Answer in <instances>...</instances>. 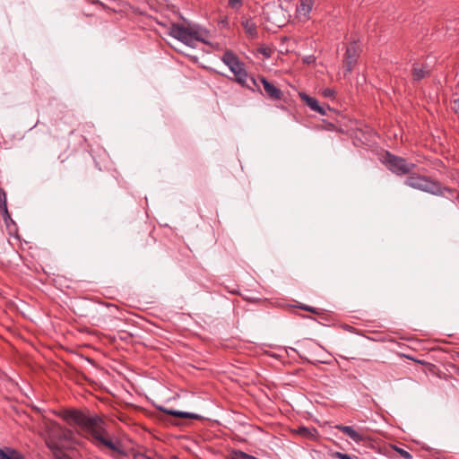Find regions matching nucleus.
Returning a JSON list of instances; mask_svg holds the SVG:
<instances>
[{
    "label": "nucleus",
    "instance_id": "4468645a",
    "mask_svg": "<svg viewBox=\"0 0 459 459\" xmlns=\"http://www.w3.org/2000/svg\"><path fill=\"white\" fill-rule=\"evenodd\" d=\"M0 459H24L23 455L14 449L5 447L0 448Z\"/></svg>",
    "mask_w": 459,
    "mask_h": 459
},
{
    "label": "nucleus",
    "instance_id": "f3484780",
    "mask_svg": "<svg viewBox=\"0 0 459 459\" xmlns=\"http://www.w3.org/2000/svg\"><path fill=\"white\" fill-rule=\"evenodd\" d=\"M229 8L238 11L244 4V0H226Z\"/></svg>",
    "mask_w": 459,
    "mask_h": 459
},
{
    "label": "nucleus",
    "instance_id": "a211bd4d",
    "mask_svg": "<svg viewBox=\"0 0 459 459\" xmlns=\"http://www.w3.org/2000/svg\"><path fill=\"white\" fill-rule=\"evenodd\" d=\"M321 94L327 99H335L336 91L331 88H325L321 90Z\"/></svg>",
    "mask_w": 459,
    "mask_h": 459
},
{
    "label": "nucleus",
    "instance_id": "1a4fd4ad",
    "mask_svg": "<svg viewBox=\"0 0 459 459\" xmlns=\"http://www.w3.org/2000/svg\"><path fill=\"white\" fill-rule=\"evenodd\" d=\"M314 0H300L297 7V14L300 21H308L313 9Z\"/></svg>",
    "mask_w": 459,
    "mask_h": 459
},
{
    "label": "nucleus",
    "instance_id": "7ed1b4c3",
    "mask_svg": "<svg viewBox=\"0 0 459 459\" xmlns=\"http://www.w3.org/2000/svg\"><path fill=\"white\" fill-rule=\"evenodd\" d=\"M404 184L411 188L434 195H445L446 192L450 191L449 188L442 186L437 181L415 173L408 176Z\"/></svg>",
    "mask_w": 459,
    "mask_h": 459
},
{
    "label": "nucleus",
    "instance_id": "ddd939ff",
    "mask_svg": "<svg viewBox=\"0 0 459 459\" xmlns=\"http://www.w3.org/2000/svg\"><path fill=\"white\" fill-rule=\"evenodd\" d=\"M0 212H2V217L4 221L8 223V221H12L11 216L9 214L6 204V193L5 191L0 187Z\"/></svg>",
    "mask_w": 459,
    "mask_h": 459
},
{
    "label": "nucleus",
    "instance_id": "9b49d317",
    "mask_svg": "<svg viewBox=\"0 0 459 459\" xmlns=\"http://www.w3.org/2000/svg\"><path fill=\"white\" fill-rule=\"evenodd\" d=\"M337 429L347 435L351 440L356 443H360L364 440V437L362 434L359 433L351 426L344 425H337L335 427Z\"/></svg>",
    "mask_w": 459,
    "mask_h": 459
},
{
    "label": "nucleus",
    "instance_id": "4be33fe9",
    "mask_svg": "<svg viewBox=\"0 0 459 459\" xmlns=\"http://www.w3.org/2000/svg\"><path fill=\"white\" fill-rule=\"evenodd\" d=\"M298 433L304 437H307L311 434V430L306 427H300L298 429Z\"/></svg>",
    "mask_w": 459,
    "mask_h": 459
},
{
    "label": "nucleus",
    "instance_id": "5701e85b",
    "mask_svg": "<svg viewBox=\"0 0 459 459\" xmlns=\"http://www.w3.org/2000/svg\"><path fill=\"white\" fill-rule=\"evenodd\" d=\"M302 309L304 310H307V311H309V312H312V313H315V314H318L316 310V308L314 307H308V306H304V307H300Z\"/></svg>",
    "mask_w": 459,
    "mask_h": 459
},
{
    "label": "nucleus",
    "instance_id": "bb28decb",
    "mask_svg": "<svg viewBox=\"0 0 459 459\" xmlns=\"http://www.w3.org/2000/svg\"><path fill=\"white\" fill-rule=\"evenodd\" d=\"M457 372H458V374H459V368H458Z\"/></svg>",
    "mask_w": 459,
    "mask_h": 459
},
{
    "label": "nucleus",
    "instance_id": "dca6fc26",
    "mask_svg": "<svg viewBox=\"0 0 459 459\" xmlns=\"http://www.w3.org/2000/svg\"><path fill=\"white\" fill-rule=\"evenodd\" d=\"M166 412L169 415H172L175 417H179V418L195 419V420H198L201 418L198 414H195V413L175 411V410H168V411H166Z\"/></svg>",
    "mask_w": 459,
    "mask_h": 459
},
{
    "label": "nucleus",
    "instance_id": "6e6552de",
    "mask_svg": "<svg viewBox=\"0 0 459 459\" xmlns=\"http://www.w3.org/2000/svg\"><path fill=\"white\" fill-rule=\"evenodd\" d=\"M249 81L252 84L251 86L259 87V83H261L264 90V95L273 100H280L283 96V92L281 89L263 76H259L257 79L251 77Z\"/></svg>",
    "mask_w": 459,
    "mask_h": 459
},
{
    "label": "nucleus",
    "instance_id": "2eb2a0df",
    "mask_svg": "<svg viewBox=\"0 0 459 459\" xmlns=\"http://www.w3.org/2000/svg\"><path fill=\"white\" fill-rule=\"evenodd\" d=\"M245 31L252 38L257 35V29L255 23L251 19H246L241 22Z\"/></svg>",
    "mask_w": 459,
    "mask_h": 459
},
{
    "label": "nucleus",
    "instance_id": "423d86ee",
    "mask_svg": "<svg viewBox=\"0 0 459 459\" xmlns=\"http://www.w3.org/2000/svg\"><path fill=\"white\" fill-rule=\"evenodd\" d=\"M384 163L392 173L397 176L410 174L416 167L414 163H409L405 159L393 155L389 152L386 153Z\"/></svg>",
    "mask_w": 459,
    "mask_h": 459
},
{
    "label": "nucleus",
    "instance_id": "f257e3e1",
    "mask_svg": "<svg viewBox=\"0 0 459 459\" xmlns=\"http://www.w3.org/2000/svg\"><path fill=\"white\" fill-rule=\"evenodd\" d=\"M71 426H77L83 435L99 448L105 446L112 452L114 458L125 455L119 441H114L106 429L104 420L98 415L89 416L76 409L65 410L58 413Z\"/></svg>",
    "mask_w": 459,
    "mask_h": 459
},
{
    "label": "nucleus",
    "instance_id": "f03ea898",
    "mask_svg": "<svg viewBox=\"0 0 459 459\" xmlns=\"http://www.w3.org/2000/svg\"><path fill=\"white\" fill-rule=\"evenodd\" d=\"M168 31L171 37L190 48H195L197 42L209 44L208 31L196 26L186 27L179 23H171Z\"/></svg>",
    "mask_w": 459,
    "mask_h": 459
},
{
    "label": "nucleus",
    "instance_id": "b1692460",
    "mask_svg": "<svg viewBox=\"0 0 459 459\" xmlns=\"http://www.w3.org/2000/svg\"><path fill=\"white\" fill-rule=\"evenodd\" d=\"M453 108L455 110V112L459 113V100H455L454 101Z\"/></svg>",
    "mask_w": 459,
    "mask_h": 459
},
{
    "label": "nucleus",
    "instance_id": "39448f33",
    "mask_svg": "<svg viewBox=\"0 0 459 459\" xmlns=\"http://www.w3.org/2000/svg\"><path fill=\"white\" fill-rule=\"evenodd\" d=\"M221 61L229 67L230 72L233 73L236 82L244 87L252 88L251 84L247 82L248 75L245 69V65L239 60L236 54L230 50H227L221 56Z\"/></svg>",
    "mask_w": 459,
    "mask_h": 459
},
{
    "label": "nucleus",
    "instance_id": "412c9836",
    "mask_svg": "<svg viewBox=\"0 0 459 459\" xmlns=\"http://www.w3.org/2000/svg\"><path fill=\"white\" fill-rule=\"evenodd\" d=\"M333 457L337 458V459H352V456L351 455L341 453V452L333 453Z\"/></svg>",
    "mask_w": 459,
    "mask_h": 459
},
{
    "label": "nucleus",
    "instance_id": "20e7f679",
    "mask_svg": "<svg viewBox=\"0 0 459 459\" xmlns=\"http://www.w3.org/2000/svg\"><path fill=\"white\" fill-rule=\"evenodd\" d=\"M47 446L52 450H59L62 447V441H70L73 437V431L65 429L56 421L46 423Z\"/></svg>",
    "mask_w": 459,
    "mask_h": 459
},
{
    "label": "nucleus",
    "instance_id": "a878e982",
    "mask_svg": "<svg viewBox=\"0 0 459 459\" xmlns=\"http://www.w3.org/2000/svg\"><path fill=\"white\" fill-rule=\"evenodd\" d=\"M135 459H143V455H136Z\"/></svg>",
    "mask_w": 459,
    "mask_h": 459
},
{
    "label": "nucleus",
    "instance_id": "9d476101",
    "mask_svg": "<svg viewBox=\"0 0 459 459\" xmlns=\"http://www.w3.org/2000/svg\"><path fill=\"white\" fill-rule=\"evenodd\" d=\"M299 97L309 107L311 110L317 112L322 116H325L327 113L326 110L330 109L329 107H327V108L321 107L315 98H312L304 92H300Z\"/></svg>",
    "mask_w": 459,
    "mask_h": 459
},
{
    "label": "nucleus",
    "instance_id": "aec40b11",
    "mask_svg": "<svg viewBox=\"0 0 459 459\" xmlns=\"http://www.w3.org/2000/svg\"><path fill=\"white\" fill-rule=\"evenodd\" d=\"M259 52L265 57V58H269L271 56H272V48H267V47H264V48H259Z\"/></svg>",
    "mask_w": 459,
    "mask_h": 459
},
{
    "label": "nucleus",
    "instance_id": "6ab92c4d",
    "mask_svg": "<svg viewBox=\"0 0 459 459\" xmlns=\"http://www.w3.org/2000/svg\"><path fill=\"white\" fill-rule=\"evenodd\" d=\"M394 449L399 454V455L401 457H403V459H412V455L408 452L406 451L405 449L402 448V447H399L397 446H394Z\"/></svg>",
    "mask_w": 459,
    "mask_h": 459
},
{
    "label": "nucleus",
    "instance_id": "393cba45",
    "mask_svg": "<svg viewBox=\"0 0 459 459\" xmlns=\"http://www.w3.org/2000/svg\"><path fill=\"white\" fill-rule=\"evenodd\" d=\"M220 24H221V25H222V26H224V27L228 26V21H227V19L225 18V19L221 20V21L220 22Z\"/></svg>",
    "mask_w": 459,
    "mask_h": 459
},
{
    "label": "nucleus",
    "instance_id": "0eeeda50",
    "mask_svg": "<svg viewBox=\"0 0 459 459\" xmlns=\"http://www.w3.org/2000/svg\"><path fill=\"white\" fill-rule=\"evenodd\" d=\"M361 53V48L358 40L351 41L347 47L343 57L344 75L350 74L355 67L358 58Z\"/></svg>",
    "mask_w": 459,
    "mask_h": 459
},
{
    "label": "nucleus",
    "instance_id": "f8f14e48",
    "mask_svg": "<svg viewBox=\"0 0 459 459\" xmlns=\"http://www.w3.org/2000/svg\"><path fill=\"white\" fill-rule=\"evenodd\" d=\"M429 73L428 67L424 65L413 64L412 65V78L414 81H420L425 78Z\"/></svg>",
    "mask_w": 459,
    "mask_h": 459
}]
</instances>
